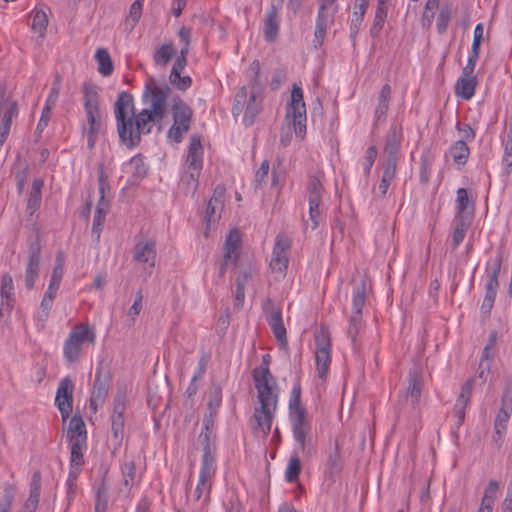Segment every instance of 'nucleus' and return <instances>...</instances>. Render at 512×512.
Returning a JSON list of instances; mask_svg holds the SVG:
<instances>
[{
  "label": "nucleus",
  "instance_id": "nucleus-26",
  "mask_svg": "<svg viewBox=\"0 0 512 512\" xmlns=\"http://www.w3.org/2000/svg\"><path fill=\"white\" fill-rule=\"evenodd\" d=\"M282 8V0L277 4L272 3L268 8L264 21V36L269 42H273L278 37L280 28V12Z\"/></svg>",
  "mask_w": 512,
  "mask_h": 512
},
{
  "label": "nucleus",
  "instance_id": "nucleus-15",
  "mask_svg": "<svg viewBox=\"0 0 512 512\" xmlns=\"http://www.w3.org/2000/svg\"><path fill=\"white\" fill-rule=\"evenodd\" d=\"M315 342L316 374L319 379L325 381L327 379L331 364L330 341L324 334H322L316 336Z\"/></svg>",
  "mask_w": 512,
  "mask_h": 512
},
{
  "label": "nucleus",
  "instance_id": "nucleus-21",
  "mask_svg": "<svg viewBox=\"0 0 512 512\" xmlns=\"http://www.w3.org/2000/svg\"><path fill=\"white\" fill-rule=\"evenodd\" d=\"M403 140L402 127L396 123L391 124L385 139L384 161L398 163L400 145Z\"/></svg>",
  "mask_w": 512,
  "mask_h": 512
},
{
  "label": "nucleus",
  "instance_id": "nucleus-29",
  "mask_svg": "<svg viewBox=\"0 0 512 512\" xmlns=\"http://www.w3.org/2000/svg\"><path fill=\"white\" fill-rule=\"evenodd\" d=\"M66 437L69 444H87L86 425L80 415L75 414L71 417Z\"/></svg>",
  "mask_w": 512,
  "mask_h": 512
},
{
  "label": "nucleus",
  "instance_id": "nucleus-13",
  "mask_svg": "<svg viewBox=\"0 0 512 512\" xmlns=\"http://www.w3.org/2000/svg\"><path fill=\"white\" fill-rule=\"evenodd\" d=\"M266 321L271 328L274 337L281 345L287 344V332L283 323L282 311L274 305L271 298L263 303Z\"/></svg>",
  "mask_w": 512,
  "mask_h": 512
},
{
  "label": "nucleus",
  "instance_id": "nucleus-56",
  "mask_svg": "<svg viewBox=\"0 0 512 512\" xmlns=\"http://www.w3.org/2000/svg\"><path fill=\"white\" fill-rule=\"evenodd\" d=\"M61 89V79L59 76H57L50 88L49 94L45 100L44 106L46 107V110H52L54 106L56 105L59 97Z\"/></svg>",
  "mask_w": 512,
  "mask_h": 512
},
{
  "label": "nucleus",
  "instance_id": "nucleus-30",
  "mask_svg": "<svg viewBox=\"0 0 512 512\" xmlns=\"http://www.w3.org/2000/svg\"><path fill=\"white\" fill-rule=\"evenodd\" d=\"M423 379L419 372L413 371L409 374L408 386L405 391L406 401H410L412 408H416L422 394Z\"/></svg>",
  "mask_w": 512,
  "mask_h": 512
},
{
  "label": "nucleus",
  "instance_id": "nucleus-39",
  "mask_svg": "<svg viewBox=\"0 0 512 512\" xmlns=\"http://www.w3.org/2000/svg\"><path fill=\"white\" fill-rule=\"evenodd\" d=\"M369 0H356L355 11L350 24V38L354 41L364 19Z\"/></svg>",
  "mask_w": 512,
  "mask_h": 512
},
{
  "label": "nucleus",
  "instance_id": "nucleus-19",
  "mask_svg": "<svg viewBox=\"0 0 512 512\" xmlns=\"http://www.w3.org/2000/svg\"><path fill=\"white\" fill-rule=\"evenodd\" d=\"M132 259L140 264L144 271L149 270L151 274L156 260V242L152 239L137 242L133 248Z\"/></svg>",
  "mask_w": 512,
  "mask_h": 512
},
{
  "label": "nucleus",
  "instance_id": "nucleus-23",
  "mask_svg": "<svg viewBox=\"0 0 512 512\" xmlns=\"http://www.w3.org/2000/svg\"><path fill=\"white\" fill-rule=\"evenodd\" d=\"M240 233L237 229H233L229 232L224 243V257L220 265V274L223 275L226 271L227 266L235 265L239 253L238 248L240 245Z\"/></svg>",
  "mask_w": 512,
  "mask_h": 512
},
{
  "label": "nucleus",
  "instance_id": "nucleus-57",
  "mask_svg": "<svg viewBox=\"0 0 512 512\" xmlns=\"http://www.w3.org/2000/svg\"><path fill=\"white\" fill-rule=\"evenodd\" d=\"M14 495L15 488L10 484H6L3 489L2 499L0 500V512H10L14 501Z\"/></svg>",
  "mask_w": 512,
  "mask_h": 512
},
{
  "label": "nucleus",
  "instance_id": "nucleus-47",
  "mask_svg": "<svg viewBox=\"0 0 512 512\" xmlns=\"http://www.w3.org/2000/svg\"><path fill=\"white\" fill-rule=\"evenodd\" d=\"M108 207L109 205L103 203L97 204L92 225V234L96 236L97 240L100 238Z\"/></svg>",
  "mask_w": 512,
  "mask_h": 512
},
{
  "label": "nucleus",
  "instance_id": "nucleus-9",
  "mask_svg": "<svg viewBox=\"0 0 512 512\" xmlns=\"http://www.w3.org/2000/svg\"><path fill=\"white\" fill-rule=\"evenodd\" d=\"M217 468L201 466L199 469L196 487L191 493L190 499L196 505L193 512H206L211 499V490L214 483Z\"/></svg>",
  "mask_w": 512,
  "mask_h": 512
},
{
  "label": "nucleus",
  "instance_id": "nucleus-25",
  "mask_svg": "<svg viewBox=\"0 0 512 512\" xmlns=\"http://www.w3.org/2000/svg\"><path fill=\"white\" fill-rule=\"evenodd\" d=\"M109 375H103L102 366H98L95 372V378L90 398V407L96 410L101 406L108 394L109 388Z\"/></svg>",
  "mask_w": 512,
  "mask_h": 512
},
{
  "label": "nucleus",
  "instance_id": "nucleus-61",
  "mask_svg": "<svg viewBox=\"0 0 512 512\" xmlns=\"http://www.w3.org/2000/svg\"><path fill=\"white\" fill-rule=\"evenodd\" d=\"M512 412V406L504 407L502 406L496 415L494 421V428H501L507 431V423L510 418V414Z\"/></svg>",
  "mask_w": 512,
  "mask_h": 512
},
{
  "label": "nucleus",
  "instance_id": "nucleus-6",
  "mask_svg": "<svg viewBox=\"0 0 512 512\" xmlns=\"http://www.w3.org/2000/svg\"><path fill=\"white\" fill-rule=\"evenodd\" d=\"M257 391L259 406L254 408V433H261L266 438L271 431L272 423L278 407V390L260 389Z\"/></svg>",
  "mask_w": 512,
  "mask_h": 512
},
{
  "label": "nucleus",
  "instance_id": "nucleus-37",
  "mask_svg": "<svg viewBox=\"0 0 512 512\" xmlns=\"http://www.w3.org/2000/svg\"><path fill=\"white\" fill-rule=\"evenodd\" d=\"M499 491V483L496 480H490L484 490L480 506L477 512H492Z\"/></svg>",
  "mask_w": 512,
  "mask_h": 512
},
{
  "label": "nucleus",
  "instance_id": "nucleus-36",
  "mask_svg": "<svg viewBox=\"0 0 512 512\" xmlns=\"http://www.w3.org/2000/svg\"><path fill=\"white\" fill-rule=\"evenodd\" d=\"M471 224L469 216H455L453 219L452 247L458 248L462 243Z\"/></svg>",
  "mask_w": 512,
  "mask_h": 512
},
{
  "label": "nucleus",
  "instance_id": "nucleus-5",
  "mask_svg": "<svg viewBox=\"0 0 512 512\" xmlns=\"http://www.w3.org/2000/svg\"><path fill=\"white\" fill-rule=\"evenodd\" d=\"M96 343V331L88 323L75 324L63 342L62 354L69 365L77 363L83 356L85 346Z\"/></svg>",
  "mask_w": 512,
  "mask_h": 512
},
{
  "label": "nucleus",
  "instance_id": "nucleus-62",
  "mask_svg": "<svg viewBox=\"0 0 512 512\" xmlns=\"http://www.w3.org/2000/svg\"><path fill=\"white\" fill-rule=\"evenodd\" d=\"M126 401V393L125 391H118L114 398L113 402V411L111 416H119L124 417V412L126 409L125 405Z\"/></svg>",
  "mask_w": 512,
  "mask_h": 512
},
{
  "label": "nucleus",
  "instance_id": "nucleus-48",
  "mask_svg": "<svg viewBox=\"0 0 512 512\" xmlns=\"http://www.w3.org/2000/svg\"><path fill=\"white\" fill-rule=\"evenodd\" d=\"M301 473V462L297 454L290 456L285 469V480L288 483H294L298 480Z\"/></svg>",
  "mask_w": 512,
  "mask_h": 512
},
{
  "label": "nucleus",
  "instance_id": "nucleus-59",
  "mask_svg": "<svg viewBox=\"0 0 512 512\" xmlns=\"http://www.w3.org/2000/svg\"><path fill=\"white\" fill-rule=\"evenodd\" d=\"M98 186H99V194L100 199L98 203H103L106 205H109V200L105 198V193L107 190H109V182L108 177L104 171V169L101 167L98 172Z\"/></svg>",
  "mask_w": 512,
  "mask_h": 512
},
{
  "label": "nucleus",
  "instance_id": "nucleus-17",
  "mask_svg": "<svg viewBox=\"0 0 512 512\" xmlns=\"http://www.w3.org/2000/svg\"><path fill=\"white\" fill-rule=\"evenodd\" d=\"M18 102L6 94L4 86H0V131L9 134L12 120L18 116Z\"/></svg>",
  "mask_w": 512,
  "mask_h": 512
},
{
  "label": "nucleus",
  "instance_id": "nucleus-33",
  "mask_svg": "<svg viewBox=\"0 0 512 512\" xmlns=\"http://www.w3.org/2000/svg\"><path fill=\"white\" fill-rule=\"evenodd\" d=\"M477 78L475 75H464L457 80L455 85V94L463 100H470L476 90Z\"/></svg>",
  "mask_w": 512,
  "mask_h": 512
},
{
  "label": "nucleus",
  "instance_id": "nucleus-50",
  "mask_svg": "<svg viewBox=\"0 0 512 512\" xmlns=\"http://www.w3.org/2000/svg\"><path fill=\"white\" fill-rule=\"evenodd\" d=\"M48 26V17L43 10H37L34 12L31 29L37 33L39 37H44Z\"/></svg>",
  "mask_w": 512,
  "mask_h": 512
},
{
  "label": "nucleus",
  "instance_id": "nucleus-32",
  "mask_svg": "<svg viewBox=\"0 0 512 512\" xmlns=\"http://www.w3.org/2000/svg\"><path fill=\"white\" fill-rule=\"evenodd\" d=\"M470 155V148L464 141H455L446 152L445 156H450L457 169L460 170L467 163Z\"/></svg>",
  "mask_w": 512,
  "mask_h": 512
},
{
  "label": "nucleus",
  "instance_id": "nucleus-45",
  "mask_svg": "<svg viewBox=\"0 0 512 512\" xmlns=\"http://www.w3.org/2000/svg\"><path fill=\"white\" fill-rule=\"evenodd\" d=\"M43 187V181L35 179L32 183L31 191L27 202V212L33 215L40 207L41 204V188Z\"/></svg>",
  "mask_w": 512,
  "mask_h": 512
},
{
  "label": "nucleus",
  "instance_id": "nucleus-55",
  "mask_svg": "<svg viewBox=\"0 0 512 512\" xmlns=\"http://www.w3.org/2000/svg\"><path fill=\"white\" fill-rule=\"evenodd\" d=\"M111 432L115 443L121 445L124 436V417L111 416Z\"/></svg>",
  "mask_w": 512,
  "mask_h": 512
},
{
  "label": "nucleus",
  "instance_id": "nucleus-14",
  "mask_svg": "<svg viewBox=\"0 0 512 512\" xmlns=\"http://www.w3.org/2000/svg\"><path fill=\"white\" fill-rule=\"evenodd\" d=\"M73 392H74V382L69 377L66 376L62 378L58 384L56 396H55V405L58 408L62 420L65 421L70 416L73 409Z\"/></svg>",
  "mask_w": 512,
  "mask_h": 512
},
{
  "label": "nucleus",
  "instance_id": "nucleus-42",
  "mask_svg": "<svg viewBox=\"0 0 512 512\" xmlns=\"http://www.w3.org/2000/svg\"><path fill=\"white\" fill-rule=\"evenodd\" d=\"M397 165H398V163H394L391 161H384L382 164L383 173H382L381 181H380V184L378 187L379 192L382 197H384L386 195L392 181L394 180V178L396 176Z\"/></svg>",
  "mask_w": 512,
  "mask_h": 512
},
{
  "label": "nucleus",
  "instance_id": "nucleus-12",
  "mask_svg": "<svg viewBox=\"0 0 512 512\" xmlns=\"http://www.w3.org/2000/svg\"><path fill=\"white\" fill-rule=\"evenodd\" d=\"M204 149L201 137L197 134L192 135L189 140L186 163L188 165L189 177L195 184H198V178L203 168Z\"/></svg>",
  "mask_w": 512,
  "mask_h": 512
},
{
  "label": "nucleus",
  "instance_id": "nucleus-54",
  "mask_svg": "<svg viewBox=\"0 0 512 512\" xmlns=\"http://www.w3.org/2000/svg\"><path fill=\"white\" fill-rule=\"evenodd\" d=\"M452 16V9L448 5L441 7L437 17L436 28L439 34L446 32Z\"/></svg>",
  "mask_w": 512,
  "mask_h": 512
},
{
  "label": "nucleus",
  "instance_id": "nucleus-2",
  "mask_svg": "<svg viewBox=\"0 0 512 512\" xmlns=\"http://www.w3.org/2000/svg\"><path fill=\"white\" fill-rule=\"evenodd\" d=\"M288 417L294 441L303 454L310 455L312 423L307 417L306 408L301 403V386L299 383H295L290 392Z\"/></svg>",
  "mask_w": 512,
  "mask_h": 512
},
{
  "label": "nucleus",
  "instance_id": "nucleus-18",
  "mask_svg": "<svg viewBox=\"0 0 512 512\" xmlns=\"http://www.w3.org/2000/svg\"><path fill=\"white\" fill-rule=\"evenodd\" d=\"M271 361L270 354L262 356L261 365L252 370V379L256 390H278L275 377L272 375L269 364Z\"/></svg>",
  "mask_w": 512,
  "mask_h": 512
},
{
  "label": "nucleus",
  "instance_id": "nucleus-53",
  "mask_svg": "<svg viewBox=\"0 0 512 512\" xmlns=\"http://www.w3.org/2000/svg\"><path fill=\"white\" fill-rule=\"evenodd\" d=\"M366 301L365 285L357 286L352 294V313L362 314V309Z\"/></svg>",
  "mask_w": 512,
  "mask_h": 512
},
{
  "label": "nucleus",
  "instance_id": "nucleus-38",
  "mask_svg": "<svg viewBox=\"0 0 512 512\" xmlns=\"http://www.w3.org/2000/svg\"><path fill=\"white\" fill-rule=\"evenodd\" d=\"M87 444H70L69 472L80 474L85 464L84 452Z\"/></svg>",
  "mask_w": 512,
  "mask_h": 512
},
{
  "label": "nucleus",
  "instance_id": "nucleus-51",
  "mask_svg": "<svg viewBox=\"0 0 512 512\" xmlns=\"http://www.w3.org/2000/svg\"><path fill=\"white\" fill-rule=\"evenodd\" d=\"M433 163V156L429 150H425L422 152L420 156V181L422 183H427L429 181V177L431 174V168Z\"/></svg>",
  "mask_w": 512,
  "mask_h": 512
},
{
  "label": "nucleus",
  "instance_id": "nucleus-24",
  "mask_svg": "<svg viewBox=\"0 0 512 512\" xmlns=\"http://www.w3.org/2000/svg\"><path fill=\"white\" fill-rule=\"evenodd\" d=\"M0 296V317H8L11 314L15 303L13 278L8 273L1 277Z\"/></svg>",
  "mask_w": 512,
  "mask_h": 512
},
{
  "label": "nucleus",
  "instance_id": "nucleus-52",
  "mask_svg": "<svg viewBox=\"0 0 512 512\" xmlns=\"http://www.w3.org/2000/svg\"><path fill=\"white\" fill-rule=\"evenodd\" d=\"M221 209L222 203H219V198L211 197L207 203L204 215V220L207 222V224L215 222L220 217L218 211Z\"/></svg>",
  "mask_w": 512,
  "mask_h": 512
},
{
  "label": "nucleus",
  "instance_id": "nucleus-64",
  "mask_svg": "<svg viewBox=\"0 0 512 512\" xmlns=\"http://www.w3.org/2000/svg\"><path fill=\"white\" fill-rule=\"evenodd\" d=\"M456 129L461 136L458 141H464V143H467L475 139L476 133L469 124L457 122Z\"/></svg>",
  "mask_w": 512,
  "mask_h": 512
},
{
  "label": "nucleus",
  "instance_id": "nucleus-3",
  "mask_svg": "<svg viewBox=\"0 0 512 512\" xmlns=\"http://www.w3.org/2000/svg\"><path fill=\"white\" fill-rule=\"evenodd\" d=\"M307 114L304 102L302 87L294 83L291 90L290 100L285 108L286 128H282L280 143L286 147L291 143L292 132L296 137L303 140L307 132Z\"/></svg>",
  "mask_w": 512,
  "mask_h": 512
},
{
  "label": "nucleus",
  "instance_id": "nucleus-63",
  "mask_svg": "<svg viewBox=\"0 0 512 512\" xmlns=\"http://www.w3.org/2000/svg\"><path fill=\"white\" fill-rule=\"evenodd\" d=\"M362 326V314L352 313L349 321L348 335L352 341L356 340V337Z\"/></svg>",
  "mask_w": 512,
  "mask_h": 512
},
{
  "label": "nucleus",
  "instance_id": "nucleus-1",
  "mask_svg": "<svg viewBox=\"0 0 512 512\" xmlns=\"http://www.w3.org/2000/svg\"><path fill=\"white\" fill-rule=\"evenodd\" d=\"M170 87L158 83L149 77L144 85L141 96L144 108L135 113L134 98L131 93L121 91L114 103L116 129L120 142L129 149L137 147L142 134H150L154 125L162 129V123L167 114Z\"/></svg>",
  "mask_w": 512,
  "mask_h": 512
},
{
  "label": "nucleus",
  "instance_id": "nucleus-35",
  "mask_svg": "<svg viewBox=\"0 0 512 512\" xmlns=\"http://www.w3.org/2000/svg\"><path fill=\"white\" fill-rule=\"evenodd\" d=\"M391 86L389 84H385L382 86L381 91L378 96V103L375 107L374 111V121L375 123L384 122L386 119V115L389 109V102L391 99Z\"/></svg>",
  "mask_w": 512,
  "mask_h": 512
},
{
  "label": "nucleus",
  "instance_id": "nucleus-28",
  "mask_svg": "<svg viewBox=\"0 0 512 512\" xmlns=\"http://www.w3.org/2000/svg\"><path fill=\"white\" fill-rule=\"evenodd\" d=\"M473 379H468L461 387L460 394L454 404L453 413L457 418V427L463 424L465 420V410L470 403L473 389Z\"/></svg>",
  "mask_w": 512,
  "mask_h": 512
},
{
  "label": "nucleus",
  "instance_id": "nucleus-11",
  "mask_svg": "<svg viewBox=\"0 0 512 512\" xmlns=\"http://www.w3.org/2000/svg\"><path fill=\"white\" fill-rule=\"evenodd\" d=\"M501 264L502 256L500 254L497 255L492 260L491 263H488V265L491 266L487 268L486 292L481 306V310L484 313H489L494 305L497 295V289L499 286L498 277L501 269Z\"/></svg>",
  "mask_w": 512,
  "mask_h": 512
},
{
  "label": "nucleus",
  "instance_id": "nucleus-20",
  "mask_svg": "<svg viewBox=\"0 0 512 512\" xmlns=\"http://www.w3.org/2000/svg\"><path fill=\"white\" fill-rule=\"evenodd\" d=\"M41 247L38 242L29 246L27 263L24 273L25 287L28 290L34 288V285L40 274Z\"/></svg>",
  "mask_w": 512,
  "mask_h": 512
},
{
  "label": "nucleus",
  "instance_id": "nucleus-4",
  "mask_svg": "<svg viewBox=\"0 0 512 512\" xmlns=\"http://www.w3.org/2000/svg\"><path fill=\"white\" fill-rule=\"evenodd\" d=\"M82 94L86 118V123L82 125V132L86 135L88 148L92 149L103 130L104 114L100 109L97 86L85 83L82 88Z\"/></svg>",
  "mask_w": 512,
  "mask_h": 512
},
{
  "label": "nucleus",
  "instance_id": "nucleus-58",
  "mask_svg": "<svg viewBox=\"0 0 512 512\" xmlns=\"http://www.w3.org/2000/svg\"><path fill=\"white\" fill-rule=\"evenodd\" d=\"M80 474L75 472H68V476L65 482V489H66V498L68 503H71L75 496L77 491V479Z\"/></svg>",
  "mask_w": 512,
  "mask_h": 512
},
{
  "label": "nucleus",
  "instance_id": "nucleus-10",
  "mask_svg": "<svg viewBox=\"0 0 512 512\" xmlns=\"http://www.w3.org/2000/svg\"><path fill=\"white\" fill-rule=\"evenodd\" d=\"M291 240L284 234H278L272 249L269 268L272 273L278 275V278H284L289 264V253Z\"/></svg>",
  "mask_w": 512,
  "mask_h": 512
},
{
  "label": "nucleus",
  "instance_id": "nucleus-22",
  "mask_svg": "<svg viewBox=\"0 0 512 512\" xmlns=\"http://www.w3.org/2000/svg\"><path fill=\"white\" fill-rule=\"evenodd\" d=\"M335 14V11H326L323 7L318 9L313 38V46L316 49L322 47L326 38L327 30L334 23Z\"/></svg>",
  "mask_w": 512,
  "mask_h": 512
},
{
  "label": "nucleus",
  "instance_id": "nucleus-60",
  "mask_svg": "<svg viewBox=\"0 0 512 512\" xmlns=\"http://www.w3.org/2000/svg\"><path fill=\"white\" fill-rule=\"evenodd\" d=\"M377 154L378 152L376 146L372 145L367 148L364 156V161L362 163L365 175L370 174L373 164L377 158Z\"/></svg>",
  "mask_w": 512,
  "mask_h": 512
},
{
  "label": "nucleus",
  "instance_id": "nucleus-44",
  "mask_svg": "<svg viewBox=\"0 0 512 512\" xmlns=\"http://www.w3.org/2000/svg\"><path fill=\"white\" fill-rule=\"evenodd\" d=\"M387 17L386 0H378L373 24L370 27V34L376 37L380 34Z\"/></svg>",
  "mask_w": 512,
  "mask_h": 512
},
{
  "label": "nucleus",
  "instance_id": "nucleus-43",
  "mask_svg": "<svg viewBox=\"0 0 512 512\" xmlns=\"http://www.w3.org/2000/svg\"><path fill=\"white\" fill-rule=\"evenodd\" d=\"M177 54L172 43H163L153 54V61L156 66L165 67Z\"/></svg>",
  "mask_w": 512,
  "mask_h": 512
},
{
  "label": "nucleus",
  "instance_id": "nucleus-40",
  "mask_svg": "<svg viewBox=\"0 0 512 512\" xmlns=\"http://www.w3.org/2000/svg\"><path fill=\"white\" fill-rule=\"evenodd\" d=\"M455 210V216H469L472 218L473 203H471L468 191L465 188H458L456 192Z\"/></svg>",
  "mask_w": 512,
  "mask_h": 512
},
{
  "label": "nucleus",
  "instance_id": "nucleus-16",
  "mask_svg": "<svg viewBox=\"0 0 512 512\" xmlns=\"http://www.w3.org/2000/svg\"><path fill=\"white\" fill-rule=\"evenodd\" d=\"M323 185L318 177H311L308 184L309 219L312 229H316L321 219L320 203L323 194Z\"/></svg>",
  "mask_w": 512,
  "mask_h": 512
},
{
  "label": "nucleus",
  "instance_id": "nucleus-31",
  "mask_svg": "<svg viewBox=\"0 0 512 512\" xmlns=\"http://www.w3.org/2000/svg\"><path fill=\"white\" fill-rule=\"evenodd\" d=\"M41 492V473L34 471L31 477L29 497L24 503V512H36Z\"/></svg>",
  "mask_w": 512,
  "mask_h": 512
},
{
  "label": "nucleus",
  "instance_id": "nucleus-46",
  "mask_svg": "<svg viewBox=\"0 0 512 512\" xmlns=\"http://www.w3.org/2000/svg\"><path fill=\"white\" fill-rule=\"evenodd\" d=\"M497 331L492 330L489 333L486 345L483 348L480 361L488 362L490 365L497 354Z\"/></svg>",
  "mask_w": 512,
  "mask_h": 512
},
{
  "label": "nucleus",
  "instance_id": "nucleus-7",
  "mask_svg": "<svg viewBox=\"0 0 512 512\" xmlns=\"http://www.w3.org/2000/svg\"><path fill=\"white\" fill-rule=\"evenodd\" d=\"M193 109L181 98H174L171 106L172 124L166 138L172 144H180L189 132L193 121Z\"/></svg>",
  "mask_w": 512,
  "mask_h": 512
},
{
  "label": "nucleus",
  "instance_id": "nucleus-8",
  "mask_svg": "<svg viewBox=\"0 0 512 512\" xmlns=\"http://www.w3.org/2000/svg\"><path fill=\"white\" fill-rule=\"evenodd\" d=\"M262 95L252 90L250 93L246 86H242L235 95L232 106L233 116L243 113L242 122L246 127L254 124L257 116L262 110Z\"/></svg>",
  "mask_w": 512,
  "mask_h": 512
},
{
  "label": "nucleus",
  "instance_id": "nucleus-41",
  "mask_svg": "<svg viewBox=\"0 0 512 512\" xmlns=\"http://www.w3.org/2000/svg\"><path fill=\"white\" fill-rule=\"evenodd\" d=\"M94 58L98 64V72L103 77H108L114 70L111 56L106 48L100 47L96 50Z\"/></svg>",
  "mask_w": 512,
  "mask_h": 512
},
{
  "label": "nucleus",
  "instance_id": "nucleus-27",
  "mask_svg": "<svg viewBox=\"0 0 512 512\" xmlns=\"http://www.w3.org/2000/svg\"><path fill=\"white\" fill-rule=\"evenodd\" d=\"M198 441L202 446L201 466L217 468L216 464V435L211 432H200Z\"/></svg>",
  "mask_w": 512,
  "mask_h": 512
},
{
  "label": "nucleus",
  "instance_id": "nucleus-34",
  "mask_svg": "<svg viewBox=\"0 0 512 512\" xmlns=\"http://www.w3.org/2000/svg\"><path fill=\"white\" fill-rule=\"evenodd\" d=\"M120 469L123 489L130 493L132 488L141 482V476L137 474L136 465L133 460L125 461Z\"/></svg>",
  "mask_w": 512,
  "mask_h": 512
},
{
  "label": "nucleus",
  "instance_id": "nucleus-49",
  "mask_svg": "<svg viewBox=\"0 0 512 512\" xmlns=\"http://www.w3.org/2000/svg\"><path fill=\"white\" fill-rule=\"evenodd\" d=\"M64 262H65L64 253L62 251H59L56 254L55 264H54V267H53V270H52V273L50 276V281H49L50 284L60 287V284H61V281L63 278V274H64Z\"/></svg>",
  "mask_w": 512,
  "mask_h": 512
}]
</instances>
